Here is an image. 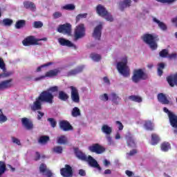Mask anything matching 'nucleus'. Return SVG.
<instances>
[{
  "label": "nucleus",
  "instance_id": "20e7f679",
  "mask_svg": "<svg viewBox=\"0 0 177 177\" xmlns=\"http://www.w3.org/2000/svg\"><path fill=\"white\" fill-rule=\"evenodd\" d=\"M157 39V36H153L151 34H145L142 37V39L149 45V48L151 50H156L158 48L157 43L156 42V39Z\"/></svg>",
  "mask_w": 177,
  "mask_h": 177
},
{
  "label": "nucleus",
  "instance_id": "4d7b16f0",
  "mask_svg": "<svg viewBox=\"0 0 177 177\" xmlns=\"http://www.w3.org/2000/svg\"><path fill=\"white\" fill-rule=\"evenodd\" d=\"M176 57H177L176 53L168 54L167 55V59H169V60H174L176 59Z\"/></svg>",
  "mask_w": 177,
  "mask_h": 177
},
{
  "label": "nucleus",
  "instance_id": "72a5a7b5",
  "mask_svg": "<svg viewBox=\"0 0 177 177\" xmlns=\"http://www.w3.org/2000/svg\"><path fill=\"white\" fill-rule=\"evenodd\" d=\"M129 100H131V102H136V103H142V97L139 95H130L129 96Z\"/></svg>",
  "mask_w": 177,
  "mask_h": 177
},
{
  "label": "nucleus",
  "instance_id": "4c0bfd02",
  "mask_svg": "<svg viewBox=\"0 0 177 177\" xmlns=\"http://www.w3.org/2000/svg\"><path fill=\"white\" fill-rule=\"evenodd\" d=\"M165 68V64L164 63H160L158 64V75H159V77H161V75H162L164 73L162 70H164Z\"/></svg>",
  "mask_w": 177,
  "mask_h": 177
},
{
  "label": "nucleus",
  "instance_id": "864d4df0",
  "mask_svg": "<svg viewBox=\"0 0 177 177\" xmlns=\"http://www.w3.org/2000/svg\"><path fill=\"white\" fill-rule=\"evenodd\" d=\"M47 91H48V92H52V93L58 92L59 87L57 86H51Z\"/></svg>",
  "mask_w": 177,
  "mask_h": 177
},
{
  "label": "nucleus",
  "instance_id": "4468645a",
  "mask_svg": "<svg viewBox=\"0 0 177 177\" xmlns=\"http://www.w3.org/2000/svg\"><path fill=\"white\" fill-rule=\"evenodd\" d=\"M85 161L93 168H97L98 171H102V167H100V165H99V163L93 157L88 156Z\"/></svg>",
  "mask_w": 177,
  "mask_h": 177
},
{
  "label": "nucleus",
  "instance_id": "473e14b6",
  "mask_svg": "<svg viewBox=\"0 0 177 177\" xmlns=\"http://www.w3.org/2000/svg\"><path fill=\"white\" fill-rule=\"evenodd\" d=\"M144 127L147 131H154V125L151 120H147L145 122Z\"/></svg>",
  "mask_w": 177,
  "mask_h": 177
},
{
  "label": "nucleus",
  "instance_id": "a878e982",
  "mask_svg": "<svg viewBox=\"0 0 177 177\" xmlns=\"http://www.w3.org/2000/svg\"><path fill=\"white\" fill-rule=\"evenodd\" d=\"M101 131L103 133H105V135H111L113 129L107 124H104L101 128Z\"/></svg>",
  "mask_w": 177,
  "mask_h": 177
},
{
  "label": "nucleus",
  "instance_id": "aec40b11",
  "mask_svg": "<svg viewBox=\"0 0 177 177\" xmlns=\"http://www.w3.org/2000/svg\"><path fill=\"white\" fill-rule=\"evenodd\" d=\"M74 152L77 158H78V160H81V161H86V158H88L86 154L80 150V148L78 147L74 148Z\"/></svg>",
  "mask_w": 177,
  "mask_h": 177
},
{
  "label": "nucleus",
  "instance_id": "37998d69",
  "mask_svg": "<svg viewBox=\"0 0 177 177\" xmlns=\"http://www.w3.org/2000/svg\"><path fill=\"white\" fill-rule=\"evenodd\" d=\"M127 146L129 147H136V143H135V140L132 139V138H129L127 140Z\"/></svg>",
  "mask_w": 177,
  "mask_h": 177
},
{
  "label": "nucleus",
  "instance_id": "58836bf2",
  "mask_svg": "<svg viewBox=\"0 0 177 177\" xmlns=\"http://www.w3.org/2000/svg\"><path fill=\"white\" fill-rule=\"evenodd\" d=\"M90 57L94 62H100L102 60V55L96 53H91Z\"/></svg>",
  "mask_w": 177,
  "mask_h": 177
},
{
  "label": "nucleus",
  "instance_id": "680f3d73",
  "mask_svg": "<svg viewBox=\"0 0 177 177\" xmlns=\"http://www.w3.org/2000/svg\"><path fill=\"white\" fill-rule=\"evenodd\" d=\"M0 68L1 70H6L5 62H3V59H2V58L1 57H0Z\"/></svg>",
  "mask_w": 177,
  "mask_h": 177
},
{
  "label": "nucleus",
  "instance_id": "0eeeda50",
  "mask_svg": "<svg viewBox=\"0 0 177 177\" xmlns=\"http://www.w3.org/2000/svg\"><path fill=\"white\" fill-rule=\"evenodd\" d=\"M57 31V32H59V34H64V35H68V37H71L72 26L69 23L60 24L58 26Z\"/></svg>",
  "mask_w": 177,
  "mask_h": 177
},
{
  "label": "nucleus",
  "instance_id": "f704fd0d",
  "mask_svg": "<svg viewBox=\"0 0 177 177\" xmlns=\"http://www.w3.org/2000/svg\"><path fill=\"white\" fill-rule=\"evenodd\" d=\"M160 149L162 151L167 152L171 149V144L169 142H163L160 145Z\"/></svg>",
  "mask_w": 177,
  "mask_h": 177
},
{
  "label": "nucleus",
  "instance_id": "49530a36",
  "mask_svg": "<svg viewBox=\"0 0 177 177\" xmlns=\"http://www.w3.org/2000/svg\"><path fill=\"white\" fill-rule=\"evenodd\" d=\"M53 151H54V153H57V154H62V153L63 152V147L60 146L55 147L53 149Z\"/></svg>",
  "mask_w": 177,
  "mask_h": 177
},
{
  "label": "nucleus",
  "instance_id": "5fc2aeb1",
  "mask_svg": "<svg viewBox=\"0 0 177 177\" xmlns=\"http://www.w3.org/2000/svg\"><path fill=\"white\" fill-rule=\"evenodd\" d=\"M8 121V118L3 115V113H1L0 114V123L1 122H6Z\"/></svg>",
  "mask_w": 177,
  "mask_h": 177
},
{
  "label": "nucleus",
  "instance_id": "a18cd8bd",
  "mask_svg": "<svg viewBox=\"0 0 177 177\" xmlns=\"http://www.w3.org/2000/svg\"><path fill=\"white\" fill-rule=\"evenodd\" d=\"M63 9L65 10H74L75 9V6H74V4H66L63 6Z\"/></svg>",
  "mask_w": 177,
  "mask_h": 177
},
{
  "label": "nucleus",
  "instance_id": "9d476101",
  "mask_svg": "<svg viewBox=\"0 0 177 177\" xmlns=\"http://www.w3.org/2000/svg\"><path fill=\"white\" fill-rule=\"evenodd\" d=\"M71 89V99L74 102V103H80V93H78V89L74 86H71L69 87Z\"/></svg>",
  "mask_w": 177,
  "mask_h": 177
},
{
  "label": "nucleus",
  "instance_id": "2eb2a0df",
  "mask_svg": "<svg viewBox=\"0 0 177 177\" xmlns=\"http://www.w3.org/2000/svg\"><path fill=\"white\" fill-rule=\"evenodd\" d=\"M13 79H10L7 80H3L0 82V91H5L6 89H10L13 86Z\"/></svg>",
  "mask_w": 177,
  "mask_h": 177
},
{
  "label": "nucleus",
  "instance_id": "dca6fc26",
  "mask_svg": "<svg viewBox=\"0 0 177 177\" xmlns=\"http://www.w3.org/2000/svg\"><path fill=\"white\" fill-rule=\"evenodd\" d=\"M39 172L41 174H44L47 177H53V174L52 173V171H50L49 169H48V167L45 165V163H41L40 165Z\"/></svg>",
  "mask_w": 177,
  "mask_h": 177
},
{
  "label": "nucleus",
  "instance_id": "ea45409f",
  "mask_svg": "<svg viewBox=\"0 0 177 177\" xmlns=\"http://www.w3.org/2000/svg\"><path fill=\"white\" fill-rule=\"evenodd\" d=\"M49 140H50L49 136H42L39 138L38 142L39 143H41V145H45V143H48Z\"/></svg>",
  "mask_w": 177,
  "mask_h": 177
},
{
  "label": "nucleus",
  "instance_id": "6ab92c4d",
  "mask_svg": "<svg viewBox=\"0 0 177 177\" xmlns=\"http://www.w3.org/2000/svg\"><path fill=\"white\" fill-rule=\"evenodd\" d=\"M169 121L171 127L174 128V133L177 135V115L176 114H173L169 118Z\"/></svg>",
  "mask_w": 177,
  "mask_h": 177
},
{
  "label": "nucleus",
  "instance_id": "39448f33",
  "mask_svg": "<svg viewBox=\"0 0 177 177\" xmlns=\"http://www.w3.org/2000/svg\"><path fill=\"white\" fill-rule=\"evenodd\" d=\"M127 64H128V59L127 57L123 58L122 62H118L117 64V68L123 77H129V69Z\"/></svg>",
  "mask_w": 177,
  "mask_h": 177
},
{
  "label": "nucleus",
  "instance_id": "e433bc0d",
  "mask_svg": "<svg viewBox=\"0 0 177 177\" xmlns=\"http://www.w3.org/2000/svg\"><path fill=\"white\" fill-rule=\"evenodd\" d=\"M2 24L5 27H10L13 24V20L9 19V18H6L3 19L2 21Z\"/></svg>",
  "mask_w": 177,
  "mask_h": 177
},
{
  "label": "nucleus",
  "instance_id": "c756f323",
  "mask_svg": "<svg viewBox=\"0 0 177 177\" xmlns=\"http://www.w3.org/2000/svg\"><path fill=\"white\" fill-rule=\"evenodd\" d=\"M160 142V137L156 133L151 134V145L152 146H156V145H158Z\"/></svg>",
  "mask_w": 177,
  "mask_h": 177
},
{
  "label": "nucleus",
  "instance_id": "bb28decb",
  "mask_svg": "<svg viewBox=\"0 0 177 177\" xmlns=\"http://www.w3.org/2000/svg\"><path fill=\"white\" fill-rule=\"evenodd\" d=\"M24 6L26 9H30V10L32 12L35 11V9H37L35 4L31 1H24Z\"/></svg>",
  "mask_w": 177,
  "mask_h": 177
},
{
  "label": "nucleus",
  "instance_id": "2f4dec72",
  "mask_svg": "<svg viewBox=\"0 0 177 177\" xmlns=\"http://www.w3.org/2000/svg\"><path fill=\"white\" fill-rule=\"evenodd\" d=\"M26 26V20L24 19H19L17 21L15 27L17 28V30H20L21 28H24V26Z\"/></svg>",
  "mask_w": 177,
  "mask_h": 177
},
{
  "label": "nucleus",
  "instance_id": "c9c22d12",
  "mask_svg": "<svg viewBox=\"0 0 177 177\" xmlns=\"http://www.w3.org/2000/svg\"><path fill=\"white\" fill-rule=\"evenodd\" d=\"M71 115L72 117H79V115H81V111L80 110V108L75 106L72 109Z\"/></svg>",
  "mask_w": 177,
  "mask_h": 177
},
{
  "label": "nucleus",
  "instance_id": "f3484780",
  "mask_svg": "<svg viewBox=\"0 0 177 177\" xmlns=\"http://www.w3.org/2000/svg\"><path fill=\"white\" fill-rule=\"evenodd\" d=\"M23 127H24L28 131H31L34 128V124L32 121L27 118H23L21 120Z\"/></svg>",
  "mask_w": 177,
  "mask_h": 177
},
{
  "label": "nucleus",
  "instance_id": "c03bdc74",
  "mask_svg": "<svg viewBox=\"0 0 177 177\" xmlns=\"http://www.w3.org/2000/svg\"><path fill=\"white\" fill-rule=\"evenodd\" d=\"M169 55V51L168 49H162L160 53H159V56L160 57H168Z\"/></svg>",
  "mask_w": 177,
  "mask_h": 177
},
{
  "label": "nucleus",
  "instance_id": "e2e57ef3",
  "mask_svg": "<svg viewBox=\"0 0 177 177\" xmlns=\"http://www.w3.org/2000/svg\"><path fill=\"white\" fill-rule=\"evenodd\" d=\"M138 153V151L136 149H133L131 151H130L129 153H127V156H135V154H136Z\"/></svg>",
  "mask_w": 177,
  "mask_h": 177
},
{
  "label": "nucleus",
  "instance_id": "603ef678",
  "mask_svg": "<svg viewBox=\"0 0 177 177\" xmlns=\"http://www.w3.org/2000/svg\"><path fill=\"white\" fill-rule=\"evenodd\" d=\"M164 113H166L167 114L169 118L171 117L174 113V112H171V111H169V109L167 107L163 108Z\"/></svg>",
  "mask_w": 177,
  "mask_h": 177
},
{
  "label": "nucleus",
  "instance_id": "4be33fe9",
  "mask_svg": "<svg viewBox=\"0 0 177 177\" xmlns=\"http://www.w3.org/2000/svg\"><path fill=\"white\" fill-rule=\"evenodd\" d=\"M167 81L171 88L177 86V73L167 77Z\"/></svg>",
  "mask_w": 177,
  "mask_h": 177
},
{
  "label": "nucleus",
  "instance_id": "5701e85b",
  "mask_svg": "<svg viewBox=\"0 0 177 177\" xmlns=\"http://www.w3.org/2000/svg\"><path fill=\"white\" fill-rule=\"evenodd\" d=\"M58 42L62 46H68V48H73L74 44H73L70 40L66 39L63 37L58 39Z\"/></svg>",
  "mask_w": 177,
  "mask_h": 177
},
{
  "label": "nucleus",
  "instance_id": "412c9836",
  "mask_svg": "<svg viewBox=\"0 0 177 177\" xmlns=\"http://www.w3.org/2000/svg\"><path fill=\"white\" fill-rule=\"evenodd\" d=\"M59 73H60V71L57 68H55L54 70H50L49 71L46 72L45 75H42L39 77V80H42L44 78H46V77H48L49 78H52V77H56Z\"/></svg>",
  "mask_w": 177,
  "mask_h": 177
},
{
  "label": "nucleus",
  "instance_id": "7c9ffc66",
  "mask_svg": "<svg viewBox=\"0 0 177 177\" xmlns=\"http://www.w3.org/2000/svg\"><path fill=\"white\" fill-rule=\"evenodd\" d=\"M68 97H69V96L66 92H64L63 91H59L58 99H59V100L66 102V101L68 100Z\"/></svg>",
  "mask_w": 177,
  "mask_h": 177
},
{
  "label": "nucleus",
  "instance_id": "774afa93",
  "mask_svg": "<svg viewBox=\"0 0 177 177\" xmlns=\"http://www.w3.org/2000/svg\"><path fill=\"white\" fill-rule=\"evenodd\" d=\"M103 80L105 84H108V85H110V80H109L108 77H104Z\"/></svg>",
  "mask_w": 177,
  "mask_h": 177
},
{
  "label": "nucleus",
  "instance_id": "6e6d98bb",
  "mask_svg": "<svg viewBox=\"0 0 177 177\" xmlns=\"http://www.w3.org/2000/svg\"><path fill=\"white\" fill-rule=\"evenodd\" d=\"M157 2H160L161 3H172L176 0H156Z\"/></svg>",
  "mask_w": 177,
  "mask_h": 177
},
{
  "label": "nucleus",
  "instance_id": "338daca9",
  "mask_svg": "<svg viewBox=\"0 0 177 177\" xmlns=\"http://www.w3.org/2000/svg\"><path fill=\"white\" fill-rule=\"evenodd\" d=\"M79 175H80V176H86V172H85V170H84V169H80Z\"/></svg>",
  "mask_w": 177,
  "mask_h": 177
},
{
  "label": "nucleus",
  "instance_id": "f8f14e48",
  "mask_svg": "<svg viewBox=\"0 0 177 177\" xmlns=\"http://www.w3.org/2000/svg\"><path fill=\"white\" fill-rule=\"evenodd\" d=\"M59 127L64 131V132H67L68 131H73V126L67 120H61L59 122Z\"/></svg>",
  "mask_w": 177,
  "mask_h": 177
},
{
  "label": "nucleus",
  "instance_id": "0e129e2a",
  "mask_svg": "<svg viewBox=\"0 0 177 177\" xmlns=\"http://www.w3.org/2000/svg\"><path fill=\"white\" fill-rule=\"evenodd\" d=\"M38 113V115H37V120H41L42 119V117H44L45 115V113L38 111H37Z\"/></svg>",
  "mask_w": 177,
  "mask_h": 177
},
{
  "label": "nucleus",
  "instance_id": "b1692460",
  "mask_svg": "<svg viewBox=\"0 0 177 177\" xmlns=\"http://www.w3.org/2000/svg\"><path fill=\"white\" fill-rule=\"evenodd\" d=\"M84 71V66H77L76 68L71 70L68 72V77H71V75H77V74H80V73H82Z\"/></svg>",
  "mask_w": 177,
  "mask_h": 177
},
{
  "label": "nucleus",
  "instance_id": "09e8293b",
  "mask_svg": "<svg viewBox=\"0 0 177 177\" xmlns=\"http://www.w3.org/2000/svg\"><path fill=\"white\" fill-rule=\"evenodd\" d=\"M111 99H112V102L115 103V104H118V102H117V100H120V97H118L117 94L113 93L111 94Z\"/></svg>",
  "mask_w": 177,
  "mask_h": 177
},
{
  "label": "nucleus",
  "instance_id": "8fccbe9b",
  "mask_svg": "<svg viewBox=\"0 0 177 177\" xmlns=\"http://www.w3.org/2000/svg\"><path fill=\"white\" fill-rule=\"evenodd\" d=\"M33 27L34 28H42V27H44V24L40 21H35L33 23Z\"/></svg>",
  "mask_w": 177,
  "mask_h": 177
},
{
  "label": "nucleus",
  "instance_id": "bf43d9fd",
  "mask_svg": "<svg viewBox=\"0 0 177 177\" xmlns=\"http://www.w3.org/2000/svg\"><path fill=\"white\" fill-rule=\"evenodd\" d=\"M62 14L60 12H55L53 15V19H59V17H62Z\"/></svg>",
  "mask_w": 177,
  "mask_h": 177
},
{
  "label": "nucleus",
  "instance_id": "7ed1b4c3",
  "mask_svg": "<svg viewBox=\"0 0 177 177\" xmlns=\"http://www.w3.org/2000/svg\"><path fill=\"white\" fill-rule=\"evenodd\" d=\"M95 10L97 12V15L98 16H100L101 17H104L107 20V21H113L114 20V18H113V16H111V14L107 11V9L102 5V4H98L96 6Z\"/></svg>",
  "mask_w": 177,
  "mask_h": 177
},
{
  "label": "nucleus",
  "instance_id": "052dcab7",
  "mask_svg": "<svg viewBox=\"0 0 177 177\" xmlns=\"http://www.w3.org/2000/svg\"><path fill=\"white\" fill-rule=\"evenodd\" d=\"M116 125H118V129L119 131H122L124 129V125L122 124V123L120 121H116L115 122Z\"/></svg>",
  "mask_w": 177,
  "mask_h": 177
},
{
  "label": "nucleus",
  "instance_id": "f257e3e1",
  "mask_svg": "<svg viewBox=\"0 0 177 177\" xmlns=\"http://www.w3.org/2000/svg\"><path fill=\"white\" fill-rule=\"evenodd\" d=\"M55 96L49 91H43L36 98L35 102H33L31 106L32 111H37V110H42V103H48V104H53L55 102L53 100Z\"/></svg>",
  "mask_w": 177,
  "mask_h": 177
},
{
  "label": "nucleus",
  "instance_id": "a211bd4d",
  "mask_svg": "<svg viewBox=\"0 0 177 177\" xmlns=\"http://www.w3.org/2000/svg\"><path fill=\"white\" fill-rule=\"evenodd\" d=\"M102 30H103V26L102 24L97 25L93 30V37L95 39H98L100 41V38L102 37Z\"/></svg>",
  "mask_w": 177,
  "mask_h": 177
},
{
  "label": "nucleus",
  "instance_id": "f03ea898",
  "mask_svg": "<svg viewBox=\"0 0 177 177\" xmlns=\"http://www.w3.org/2000/svg\"><path fill=\"white\" fill-rule=\"evenodd\" d=\"M146 80H149V75L145 73L143 69L139 68L133 71V76L131 77L133 82L138 84L140 81H146Z\"/></svg>",
  "mask_w": 177,
  "mask_h": 177
},
{
  "label": "nucleus",
  "instance_id": "79ce46f5",
  "mask_svg": "<svg viewBox=\"0 0 177 177\" xmlns=\"http://www.w3.org/2000/svg\"><path fill=\"white\" fill-rule=\"evenodd\" d=\"M47 121L50 123L51 128H56V125H57V122L53 118H48Z\"/></svg>",
  "mask_w": 177,
  "mask_h": 177
},
{
  "label": "nucleus",
  "instance_id": "393cba45",
  "mask_svg": "<svg viewBox=\"0 0 177 177\" xmlns=\"http://www.w3.org/2000/svg\"><path fill=\"white\" fill-rule=\"evenodd\" d=\"M153 21L154 23H156V24H158L159 28H160V30H162V31H167L168 27L164 22L157 19V18H156V17L153 18Z\"/></svg>",
  "mask_w": 177,
  "mask_h": 177
},
{
  "label": "nucleus",
  "instance_id": "9b49d317",
  "mask_svg": "<svg viewBox=\"0 0 177 177\" xmlns=\"http://www.w3.org/2000/svg\"><path fill=\"white\" fill-rule=\"evenodd\" d=\"M38 41V39H35V36H28L23 40L22 44L24 46H30L31 45H39Z\"/></svg>",
  "mask_w": 177,
  "mask_h": 177
},
{
  "label": "nucleus",
  "instance_id": "ddd939ff",
  "mask_svg": "<svg viewBox=\"0 0 177 177\" xmlns=\"http://www.w3.org/2000/svg\"><path fill=\"white\" fill-rule=\"evenodd\" d=\"M158 100L162 104H169L170 106H172V102L170 101L171 98H168V97L162 93L158 94Z\"/></svg>",
  "mask_w": 177,
  "mask_h": 177
},
{
  "label": "nucleus",
  "instance_id": "a19ab883",
  "mask_svg": "<svg viewBox=\"0 0 177 177\" xmlns=\"http://www.w3.org/2000/svg\"><path fill=\"white\" fill-rule=\"evenodd\" d=\"M6 171V165L5 164V162L0 160V176L3 175L5 172Z\"/></svg>",
  "mask_w": 177,
  "mask_h": 177
},
{
  "label": "nucleus",
  "instance_id": "cd10ccee",
  "mask_svg": "<svg viewBox=\"0 0 177 177\" xmlns=\"http://www.w3.org/2000/svg\"><path fill=\"white\" fill-rule=\"evenodd\" d=\"M131 3H132V1L131 0H123L119 3V6L121 10H124V8H129Z\"/></svg>",
  "mask_w": 177,
  "mask_h": 177
},
{
  "label": "nucleus",
  "instance_id": "de8ad7c7",
  "mask_svg": "<svg viewBox=\"0 0 177 177\" xmlns=\"http://www.w3.org/2000/svg\"><path fill=\"white\" fill-rule=\"evenodd\" d=\"M88 13L79 14L76 17V22L78 23L81 19H86Z\"/></svg>",
  "mask_w": 177,
  "mask_h": 177
},
{
  "label": "nucleus",
  "instance_id": "3c124183",
  "mask_svg": "<svg viewBox=\"0 0 177 177\" xmlns=\"http://www.w3.org/2000/svg\"><path fill=\"white\" fill-rule=\"evenodd\" d=\"M52 64H53V62H48L47 64H43L40 66H39L37 68V73H39V71H41L43 67H48L49 66H52Z\"/></svg>",
  "mask_w": 177,
  "mask_h": 177
},
{
  "label": "nucleus",
  "instance_id": "1a4fd4ad",
  "mask_svg": "<svg viewBox=\"0 0 177 177\" xmlns=\"http://www.w3.org/2000/svg\"><path fill=\"white\" fill-rule=\"evenodd\" d=\"M60 174L63 177H73L74 171H73V167L70 165H65V167L60 169Z\"/></svg>",
  "mask_w": 177,
  "mask_h": 177
},
{
  "label": "nucleus",
  "instance_id": "423d86ee",
  "mask_svg": "<svg viewBox=\"0 0 177 177\" xmlns=\"http://www.w3.org/2000/svg\"><path fill=\"white\" fill-rule=\"evenodd\" d=\"M85 25L84 24H80L77 26L74 30L75 41H78V39L84 38V36L85 35Z\"/></svg>",
  "mask_w": 177,
  "mask_h": 177
},
{
  "label": "nucleus",
  "instance_id": "c85d7f7f",
  "mask_svg": "<svg viewBox=\"0 0 177 177\" xmlns=\"http://www.w3.org/2000/svg\"><path fill=\"white\" fill-rule=\"evenodd\" d=\"M57 143L58 145H67L68 143V139L66 136H60L57 138Z\"/></svg>",
  "mask_w": 177,
  "mask_h": 177
},
{
  "label": "nucleus",
  "instance_id": "13d9d810",
  "mask_svg": "<svg viewBox=\"0 0 177 177\" xmlns=\"http://www.w3.org/2000/svg\"><path fill=\"white\" fill-rule=\"evenodd\" d=\"M12 140L13 143H15L18 146H21V142H20V140H19L18 138H16L15 137H12Z\"/></svg>",
  "mask_w": 177,
  "mask_h": 177
},
{
  "label": "nucleus",
  "instance_id": "69168bd1",
  "mask_svg": "<svg viewBox=\"0 0 177 177\" xmlns=\"http://www.w3.org/2000/svg\"><path fill=\"white\" fill-rule=\"evenodd\" d=\"M35 154H36V156L35 157V161H39V160H41V153L37 151Z\"/></svg>",
  "mask_w": 177,
  "mask_h": 177
},
{
  "label": "nucleus",
  "instance_id": "6e6552de",
  "mask_svg": "<svg viewBox=\"0 0 177 177\" xmlns=\"http://www.w3.org/2000/svg\"><path fill=\"white\" fill-rule=\"evenodd\" d=\"M88 149L91 153H95V154H103L106 151V148L99 143L92 144Z\"/></svg>",
  "mask_w": 177,
  "mask_h": 177
}]
</instances>
